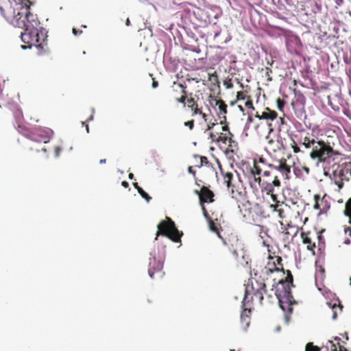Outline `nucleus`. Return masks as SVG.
<instances>
[{
	"mask_svg": "<svg viewBox=\"0 0 351 351\" xmlns=\"http://www.w3.org/2000/svg\"><path fill=\"white\" fill-rule=\"evenodd\" d=\"M299 144L311 150L310 158L319 162H324L336 154L329 143L319 139L313 132H305L304 136L300 137Z\"/></svg>",
	"mask_w": 351,
	"mask_h": 351,
	"instance_id": "nucleus-1",
	"label": "nucleus"
},
{
	"mask_svg": "<svg viewBox=\"0 0 351 351\" xmlns=\"http://www.w3.org/2000/svg\"><path fill=\"white\" fill-rule=\"evenodd\" d=\"M291 287L293 284V276L290 271L287 270V276L285 279L280 280L276 286V290L272 289L271 292H274L275 297L271 293L267 295L268 302H272L274 299L276 298L278 300L280 308L285 311L284 304H287L288 309L291 310L290 305L292 304L293 297L291 294Z\"/></svg>",
	"mask_w": 351,
	"mask_h": 351,
	"instance_id": "nucleus-2",
	"label": "nucleus"
},
{
	"mask_svg": "<svg viewBox=\"0 0 351 351\" xmlns=\"http://www.w3.org/2000/svg\"><path fill=\"white\" fill-rule=\"evenodd\" d=\"M13 21L17 25L11 23L19 28L40 27V23L36 16L30 12L29 5H19L13 14Z\"/></svg>",
	"mask_w": 351,
	"mask_h": 351,
	"instance_id": "nucleus-3",
	"label": "nucleus"
},
{
	"mask_svg": "<svg viewBox=\"0 0 351 351\" xmlns=\"http://www.w3.org/2000/svg\"><path fill=\"white\" fill-rule=\"evenodd\" d=\"M40 27L23 28L24 32L21 33L22 41L27 45H22L23 49L31 48L35 46L38 50V54L42 55L45 51L47 43L43 38L40 42Z\"/></svg>",
	"mask_w": 351,
	"mask_h": 351,
	"instance_id": "nucleus-4",
	"label": "nucleus"
},
{
	"mask_svg": "<svg viewBox=\"0 0 351 351\" xmlns=\"http://www.w3.org/2000/svg\"><path fill=\"white\" fill-rule=\"evenodd\" d=\"M158 230L156 234L155 240L160 235L165 236L173 242L178 243L181 240L183 235L182 232L179 231L174 221L169 217L161 221L157 226Z\"/></svg>",
	"mask_w": 351,
	"mask_h": 351,
	"instance_id": "nucleus-5",
	"label": "nucleus"
},
{
	"mask_svg": "<svg viewBox=\"0 0 351 351\" xmlns=\"http://www.w3.org/2000/svg\"><path fill=\"white\" fill-rule=\"evenodd\" d=\"M269 167L274 172L280 173L279 180H289L291 174V166L287 162L285 158H281L279 160L276 161L274 163L269 164Z\"/></svg>",
	"mask_w": 351,
	"mask_h": 351,
	"instance_id": "nucleus-6",
	"label": "nucleus"
},
{
	"mask_svg": "<svg viewBox=\"0 0 351 351\" xmlns=\"http://www.w3.org/2000/svg\"><path fill=\"white\" fill-rule=\"evenodd\" d=\"M279 176L275 174V178L271 182H261L258 183L261 192L267 195H270L273 201L276 200L277 195L275 194V189H279L281 186V182L279 180Z\"/></svg>",
	"mask_w": 351,
	"mask_h": 351,
	"instance_id": "nucleus-7",
	"label": "nucleus"
},
{
	"mask_svg": "<svg viewBox=\"0 0 351 351\" xmlns=\"http://www.w3.org/2000/svg\"><path fill=\"white\" fill-rule=\"evenodd\" d=\"M219 171L223 176V182L226 184L228 190L230 191L232 197L238 199L242 197V193L235 189V185L233 183L234 174L232 172H225L221 167L219 165Z\"/></svg>",
	"mask_w": 351,
	"mask_h": 351,
	"instance_id": "nucleus-8",
	"label": "nucleus"
},
{
	"mask_svg": "<svg viewBox=\"0 0 351 351\" xmlns=\"http://www.w3.org/2000/svg\"><path fill=\"white\" fill-rule=\"evenodd\" d=\"M219 239L234 256H238L237 250L242 248V243L237 235L234 234H230L225 237L221 235Z\"/></svg>",
	"mask_w": 351,
	"mask_h": 351,
	"instance_id": "nucleus-9",
	"label": "nucleus"
},
{
	"mask_svg": "<svg viewBox=\"0 0 351 351\" xmlns=\"http://www.w3.org/2000/svg\"><path fill=\"white\" fill-rule=\"evenodd\" d=\"M228 123L226 121L223 122V124H221V120H219V123L217 122L215 119L214 122L209 121L207 124V128L206 129V131H210L209 132V138L212 141H215L217 138V136L223 132V130H228Z\"/></svg>",
	"mask_w": 351,
	"mask_h": 351,
	"instance_id": "nucleus-10",
	"label": "nucleus"
},
{
	"mask_svg": "<svg viewBox=\"0 0 351 351\" xmlns=\"http://www.w3.org/2000/svg\"><path fill=\"white\" fill-rule=\"evenodd\" d=\"M16 9L12 2L10 0H0V11L2 16L8 21L10 23H17L13 21V14L16 11Z\"/></svg>",
	"mask_w": 351,
	"mask_h": 351,
	"instance_id": "nucleus-11",
	"label": "nucleus"
},
{
	"mask_svg": "<svg viewBox=\"0 0 351 351\" xmlns=\"http://www.w3.org/2000/svg\"><path fill=\"white\" fill-rule=\"evenodd\" d=\"M163 268V262L161 261H158L155 257L150 258V262L149 265L148 273L152 279L156 278H162L165 272L162 271Z\"/></svg>",
	"mask_w": 351,
	"mask_h": 351,
	"instance_id": "nucleus-12",
	"label": "nucleus"
},
{
	"mask_svg": "<svg viewBox=\"0 0 351 351\" xmlns=\"http://www.w3.org/2000/svg\"><path fill=\"white\" fill-rule=\"evenodd\" d=\"M232 136L233 134L230 132L229 128L228 127V130H223L221 132L219 136H217V139L215 142H221L223 144L228 145V147L226 152H233L234 149L237 146V144L234 140H232Z\"/></svg>",
	"mask_w": 351,
	"mask_h": 351,
	"instance_id": "nucleus-13",
	"label": "nucleus"
},
{
	"mask_svg": "<svg viewBox=\"0 0 351 351\" xmlns=\"http://www.w3.org/2000/svg\"><path fill=\"white\" fill-rule=\"evenodd\" d=\"M264 293V291L262 290L245 286V293L243 300L250 302V300H256L258 304H263Z\"/></svg>",
	"mask_w": 351,
	"mask_h": 351,
	"instance_id": "nucleus-14",
	"label": "nucleus"
},
{
	"mask_svg": "<svg viewBox=\"0 0 351 351\" xmlns=\"http://www.w3.org/2000/svg\"><path fill=\"white\" fill-rule=\"evenodd\" d=\"M328 199V197L326 194H324L322 197L318 194L315 195V204L313 205V208L315 210H319L320 213H326L330 206Z\"/></svg>",
	"mask_w": 351,
	"mask_h": 351,
	"instance_id": "nucleus-15",
	"label": "nucleus"
},
{
	"mask_svg": "<svg viewBox=\"0 0 351 351\" xmlns=\"http://www.w3.org/2000/svg\"><path fill=\"white\" fill-rule=\"evenodd\" d=\"M316 232H311V231L301 232L300 237L302 238V243L306 245V248L308 250L314 252L316 245L313 239L316 237Z\"/></svg>",
	"mask_w": 351,
	"mask_h": 351,
	"instance_id": "nucleus-16",
	"label": "nucleus"
},
{
	"mask_svg": "<svg viewBox=\"0 0 351 351\" xmlns=\"http://www.w3.org/2000/svg\"><path fill=\"white\" fill-rule=\"evenodd\" d=\"M308 220L306 217L304 221H302V216L298 210H292V215L291 219L287 223L288 227H296L298 229L302 230L303 225Z\"/></svg>",
	"mask_w": 351,
	"mask_h": 351,
	"instance_id": "nucleus-17",
	"label": "nucleus"
},
{
	"mask_svg": "<svg viewBox=\"0 0 351 351\" xmlns=\"http://www.w3.org/2000/svg\"><path fill=\"white\" fill-rule=\"evenodd\" d=\"M245 286L252 287V288L262 290L265 293L267 292L265 289L266 285L264 280L261 279V276H258L257 274H254V276L251 274V277L249 278Z\"/></svg>",
	"mask_w": 351,
	"mask_h": 351,
	"instance_id": "nucleus-18",
	"label": "nucleus"
},
{
	"mask_svg": "<svg viewBox=\"0 0 351 351\" xmlns=\"http://www.w3.org/2000/svg\"><path fill=\"white\" fill-rule=\"evenodd\" d=\"M330 178L338 186L339 191L343 187L344 181L349 180V178H346L341 168L332 171Z\"/></svg>",
	"mask_w": 351,
	"mask_h": 351,
	"instance_id": "nucleus-19",
	"label": "nucleus"
},
{
	"mask_svg": "<svg viewBox=\"0 0 351 351\" xmlns=\"http://www.w3.org/2000/svg\"><path fill=\"white\" fill-rule=\"evenodd\" d=\"M196 193L199 195L201 204L214 202V193L207 186H203L199 192L196 191Z\"/></svg>",
	"mask_w": 351,
	"mask_h": 351,
	"instance_id": "nucleus-20",
	"label": "nucleus"
},
{
	"mask_svg": "<svg viewBox=\"0 0 351 351\" xmlns=\"http://www.w3.org/2000/svg\"><path fill=\"white\" fill-rule=\"evenodd\" d=\"M269 259L273 260V265L274 267H270L271 261H269L267 266L265 267V273L266 274H269L275 271L283 270L282 264V258L280 256L271 257L269 256Z\"/></svg>",
	"mask_w": 351,
	"mask_h": 351,
	"instance_id": "nucleus-21",
	"label": "nucleus"
},
{
	"mask_svg": "<svg viewBox=\"0 0 351 351\" xmlns=\"http://www.w3.org/2000/svg\"><path fill=\"white\" fill-rule=\"evenodd\" d=\"M247 301H243V310L241 314V322L244 324V328L246 329L250 325V315L251 313V306Z\"/></svg>",
	"mask_w": 351,
	"mask_h": 351,
	"instance_id": "nucleus-22",
	"label": "nucleus"
},
{
	"mask_svg": "<svg viewBox=\"0 0 351 351\" xmlns=\"http://www.w3.org/2000/svg\"><path fill=\"white\" fill-rule=\"evenodd\" d=\"M215 106H217V113L219 117V119L221 120V124L226 121V114H227V105L221 99H215Z\"/></svg>",
	"mask_w": 351,
	"mask_h": 351,
	"instance_id": "nucleus-23",
	"label": "nucleus"
},
{
	"mask_svg": "<svg viewBox=\"0 0 351 351\" xmlns=\"http://www.w3.org/2000/svg\"><path fill=\"white\" fill-rule=\"evenodd\" d=\"M278 117V114L276 111L266 108L263 112H260L257 111L255 114V117L259 119H265L268 121H273Z\"/></svg>",
	"mask_w": 351,
	"mask_h": 351,
	"instance_id": "nucleus-24",
	"label": "nucleus"
},
{
	"mask_svg": "<svg viewBox=\"0 0 351 351\" xmlns=\"http://www.w3.org/2000/svg\"><path fill=\"white\" fill-rule=\"evenodd\" d=\"M293 109L297 117H301L305 112L304 111V101L297 99L295 101L291 103Z\"/></svg>",
	"mask_w": 351,
	"mask_h": 351,
	"instance_id": "nucleus-25",
	"label": "nucleus"
},
{
	"mask_svg": "<svg viewBox=\"0 0 351 351\" xmlns=\"http://www.w3.org/2000/svg\"><path fill=\"white\" fill-rule=\"evenodd\" d=\"M263 169L258 164L256 160H254V166L250 169V173L253 176L254 180L258 183H260L261 181V178L260 177V174L261 173Z\"/></svg>",
	"mask_w": 351,
	"mask_h": 351,
	"instance_id": "nucleus-26",
	"label": "nucleus"
},
{
	"mask_svg": "<svg viewBox=\"0 0 351 351\" xmlns=\"http://www.w3.org/2000/svg\"><path fill=\"white\" fill-rule=\"evenodd\" d=\"M290 210V206L284 202H281L278 208L274 211L277 213L278 217L282 220L287 217V212Z\"/></svg>",
	"mask_w": 351,
	"mask_h": 351,
	"instance_id": "nucleus-27",
	"label": "nucleus"
},
{
	"mask_svg": "<svg viewBox=\"0 0 351 351\" xmlns=\"http://www.w3.org/2000/svg\"><path fill=\"white\" fill-rule=\"evenodd\" d=\"M187 107L193 112V116L202 114V110L198 108V104L193 97L187 99Z\"/></svg>",
	"mask_w": 351,
	"mask_h": 351,
	"instance_id": "nucleus-28",
	"label": "nucleus"
},
{
	"mask_svg": "<svg viewBox=\"0 0 351 351\" xmlns=\"http://www.w3.org/2000/svg\"><path fill=\"white\" fill-rule=\"evenodd\" d=\"M330 308V311L332 312V318L335 319L337 317V315L342 312L343 306L339 302L338 304L334 303L331 304V303H327Z\"/></svg>",
	"mask_w": 351,
	"mask_h": 351,
	"instance_id": "nucleus-29",
	"label": "nucleus"
},
{
	"mask_svg": "<svg viewBox=\"0 0 351 351\" xmlns=\"http://www.w3.org/2000/svg\"><path fill=\"white\" fill-rule=\"evenodd\" d=\"M207 221L208 222L210 230L215 232L219 238L221 237L219 230L221 229V228L220 223L217 222V219L213 220V219L210 218L209 219H207Z\"/></svg>",
	"mask_w": 351,
	"mask_h": 351,
	"instance_id": "nucleus-30",
	"label": "nucleus"
},
{
	"mask_svg": "<svg viewBox=\"0 0 351 351\" xmlns=\"http://www.w3.org/2000/svg\"><path fill=\"white\" fill-rule=\"evenodd\" d=\"M178 86L182 89V95L179 98H176V101L177 102H179V103H181V104H183L184 105H185L186 101H187L186 86L182 85L181 84H179Z\"/></svg>",
	"mask_w": 351,
	"mask_h": 351,
	"instance_id": "nucleus-31",
	"label": "nucleus"
},
{
	"mask_svg": "<svg viewBox=\"0 0 351 351\" xmlns=\"http://www.w3.org/2000/svg\"><path fill=\"white\" fill-rule=\"evenodd\" d=\"M343 213L349 218V223H351V197L346 202Z\"/></svg>",
	"mask_w": 351,
	"mask_h": 351,
	"instance_id": "nucleus-32",
	"label": "nucleus"
},
{
	"mask_svg": "<svg viewBox=\"0 0 351 351\" xmlns=\"http://www.w3.org/2000/svg\"><path fill=\"white\" fill-rule=\"evenodd\" d=\"M247 97H250V96L247 95V91H238L237 93L236 100L232 102L231 104L233 105L237 101H239V100L247 99Z\"/></svg>",
	"mask_w": 351,
	"mask_h": 351,
	"instance_id": "nucleus-33",
	"label": "nucleus"
},
{
	"mask_svg": "<svg viewBox=\"0 0 351 351\" xmlns=\"http://www.w3.org/2000/svg\"><path fill=\"white\" fill-rule=\"evenodd\" d=\"M208 80L213 86L219 85V84L218 75L216 72H214L213 73H208Z\"/></svg>",
	"mask_w": 351,
	"mask_h": 351,
	"instance_id": "nucleus-34",
	"label": "nucleus"
},
{
	"mask_svg": "<svg viewBox=\"0 0 351 351\" xmlns=\"http://www.w3.org/2000/svg\"><path fill=\"white\" fill-rule=\"evenodd\" d=\"M305 351H321V348L314 346L313 343H308L306 346Z\"/></svg>",
	"mask_w": 351,
	"mask_h": 351,
	"instance_id": "nucleus-35",
	"label": "nucleus"
},
{
	"mask_svg": "<svg viewBox=\"0 0 351 351\" xmlns=\"http://www.w3.org/2000/svg\"><path fill=\"white\" fill-rule=\"evenodd\" d=\"M269 127L268 135L266 136V140L267 141V143L270 145L274 143V141L270 138V134L274 132V128H272L271 123L268 124Z\"/></svg>",
	"mask_w": 351,
	"mask_h": 351,
	"instance_id": "nucleus-36",
	"label": "nucleus"
},
{
	"mask_svg": "<svg viewBox=\"0 0 351 351\" xmlns=\"http://www.w3.org/2000/svg\"><path fill=\"white\" fill-rule=\"evenodd\" d=\"M285 104H286V102L280 98H278L276 99L277 107H278V110L280 111H283Z\"/></svg>",
	"mask_w": 351,
	"mask_h": 351,
	"instance_id": "nucleus-37",
	"label": "nucleus"
},
{
	"mask_svg": "<svg viewBox=\"0 0 351 351\" xmlns=\"http://www.w3.org/2000/svg\"><path fill=\"white\" fill-rule=\"evenodd\" d=\"M138 193L144 198L147 202H149L152 197L143 189H138Z\"/></svg>",
	"mask_w": 351,
	"mask_h": 351,
	"instance_id": "nucleus-38",
	"label": "nucleus"
},
{
	"mask_svg": "<svg viewBox=\"0 0 351 351\" xmlns=\"http://www.w3.org/2000/svg\"><path fill=\"white\" fill-rule=\"evenodd\" d=\"M291 146L293 149L294 154H298L302 152L300 147L298 145V144L294 140H292V143L291 144Z\"/></svg>",
	"mask_w": 351,
	"mask_h": 351,
	"instance_id": "nucleus-39",
	"label": "nucleus"
},
{
	"mask_svg": "<svg viewBox=\"0 0 351 351\" xmlns=\"http://www.w3.org/2000/svg\"><path fill=\"white\" fill-rule=\"evenodd\" d=\"M273 202L274 204L269 205V208L274 212L278 208L281 202L278 199V197H276V200Z\"/></svg>",
	"mask_w": 351,
	"mask_h": 351,
	"instance_id": "nucleus-40",
	"label": "nucleus"
},
{
	"mask_svg": "<svg viewBox=\"0 0 351 351\" xmlns=\"http://www.w3.org/2000/svg\"><path fill=\"white\" fill-rule=\"evenodd\" d=\"M34 140L36 141H43L44 143H47L49 140V136L48 135V134H46L44 135H41L40 138H34Z\"/></svg>",
	"mask_w": 351,
	"mask_h": 351,
	"instance_id": "nucleus-41",
	"label": "nucleus"
},
{
	"mask_svg": "<svg viewBox=\"0 0 351 351\" xmlns=\"http://www.w3.org/2000/svg\"><path fill=\"white\" fill-rule=\"evenodd\" d=\"M275 174H276V172H274L272 170H270V171H264L263 176L264 178L265 177L269 178L270 176H273V178H274Z\"/></svg>",
	"mask_w": 351,
	"mask_h": 351,
	"instance_id": "nucleus-42",
	"label": "nucleus"
},
{
	"mask_svg": "<svg viewBox=\"0 0 351 351\" xmlns=\"http://www.w3.org/2000/svg\"><path fill=\"white\" fill-rule=\"evenodd\" d=\"M341 169L346 178L350 179V176H351V169L348 167H342Z\"/></svg>",
	"mask_w": 351,
	"mask_h": 351,
	"instance_id": "nucleus-43",
	"label": "nucleus"
},
{
	"mask_svg": "<svg viewBox=\"0 0 351 351\" xmlns=\"http://www.w3.org/2000/svg\"><path fill=\"white\" fill-rule=\"evenodd\" d=\"M245 106L250 109H254L251 97H247V99L245 102Z\"/></svg>",
	"mask_w": 351,
	"mask_h": 351,
	"instance_id": "nucleus-44",
	"label": "nucleus"
},
{
	"mask_svg": "<svg viewBox=\"0 0 351 351\" xmlns=\"http://www.w3.org/2000/svg\"><path fill=\"white\" fill-rule=\"evenodd\" d=\"M208 158L206 156H201L200 157V165H198L199 167H202L204 165H208Z\"/></svg>",
	"mask_w": 351,
	"mask_h": 351,
	"instance_id": "nucleus-45",
	"label": "nucleus"
},
{
	"mask_svg": "<svg viewBox=\"0 0 351 351\" xmlns=\"http://www.w3.org/2000/svg\"><path fill=\"white\" fill-rule=\"evenodd\" d=\"M265 70H266L265 75L267 77V80L268 81H271L272 78L270 76V74L272 73L271 69L270 68H269V67H266Z\"/></svg>",
	"mask_w": 351,
	"mask_h": 351,
	"instance_id": "nucleus-46",
	"label": "nucleus"
},
{
	"mask_svg": "<svg viewBox=\"0 0 351 351\" xmlns=\"http://www.w3.org/2000/svg\"><path fill=\"white\" fill-rule=\"evenodd\" d=\"M329 343L330 345V350L331 351H338L339 350V344L336 345L332 341H330Z\"/></svg>",
	"mask_w": 351,
	"mask_h": 351,
	"instance_id": "nucleus-47",
	"label": "nucleus"
},
{
	"mask_svg": "<svg viewBox=\"0 0 351 351\" xmlns=\"http://www.w3.org/2000/svg\"><path fill=\"white\" fill-rule=\"evenodd\" d=\"M335 340L337 341V344H339V350H338V351H348V350L345 347H343V346L340 345L339 341L341 339H340L339 337H335Z\"/></svg>",
	"mask_w": 351,
	"mask_h": 351,
	"instance_id": "nucleus-48",
	"label": "nucleus"
},
{
	"mask_svg": "<svg viewBox=\"0 0 351 351\" xmlns=\"http://www.w3.org/2000/svg\"><path fill=\"white\" fill-rule=\"evenodd\" d=\"M201 205H202V211H203V214H204V217H205L206 219H209L210 218H211V217L209 216V215H208V212H207V210H206V208H205L204 205V204H201Z\"/></svg>",
	"mask_w": 351,
	"mask_h": 351,
	"instance_id": "nucleus-49",
	"label": "nucleus"
},
{
	"mask_svg": "<svg viewBox=\"0 0 351 351\" xmlns=\"http://www.w3.org/2000/svg\"><path fill=\"white\" fill-rule=\"evenodd\" d=\"M184 125L186 126L189 127L190 130H192L194 127V121L191 120V121H186L184 123Z\"/></svg>",
	"mask_w": 351,
	"mask_h": 351,
	"instance_id": "nucleus-50",
	"label": "nucleus"
},
{
	"mask_svg": "<svg viewBox=\"0 0 351 351\" xmlns=\"http://www.w3.org/2000/svg\"><path fill=\"white\" fill-rule=\"evenodd\" d=\"M61 151H62V149L60 147H59V146L56 147L55 150H54L55 156L58 157L60 154Z\"/></svg>",
	"mask_w": 351,
	"mask_h": 351,
	"instance_id": "nucleus-51",
	"label": "nucleus"
},
{
	"mask_svg": "<svg viewBox=\"0 0 351 351\" xmlns=\"http://www.w3.org/2000/svg\"><path fill=\"white\" fill-rule=\"evenodd\" d=\"M15 117H16V119L18 120V121H20L22 117L21 112L20 110H16L15 112Z\"/></svg>",
	"mask_w": 351,
	"mask_h": 351,
	"instance_id": "nucleus-52",
	"label": "nucleus"
},
{
	"mask_svg": "<svg viewBox=\"0 0 351 351\" xmlns=\"http://www.w3.org/2000/svg\"><path fill=\"white\" fill-rule=\"evenodd\" d=\"M73 33L75 36H78L82 33V31L76 28H73Z\"/></svg>",
	"mask_w": 351,
	"mask_h": 351,
	"instance_id": "nucleus-53",
	"label": "nucleus"
},
{
	"mask_svg": "<svg viewBox=\"0 0 351 351\" xmlns=\"http://www.w3.org/2000/svg\"><path fill=\"white\" fill-rule=\"evenodd\" d=\"M346 234H348L351 238V228L348 227L344 229Z\"/></svg>",
	"mask_w": 351,
	"mask_h": 351,
	"instance_id": "nucleus-54",
	"label": "nucleus"
},
{
	"mask_svg": "<svg viewBox=\"0 0 351 351\" xmlns=\"http://www.w3.org/2000/svg\"><path fill=\"white\" fill-rule=\"evenodd\" d=\"M152 86L154 88H156L158 86V82L155 80V78H152Z\"/></svg>",
	"mask_w": 351,
	"mask_h": 351,
	"instance_id": "nucleus-55",
	"label": "nucleus"
},
{
	"mask_svg": "<svg viewBox=\"0 0 351 351\" xmlns=\"http://www.w3.org/2000/svg\"><path fill=\"white\" fill-rule=\"evenodd\" d=\"M203 118V119L204 120L205 122H207V124L208 123V122L210 121H208V115L205 113H204L202 111V114H200Z\"/></svg>",
	"mask_w": 351,
	"mask_h": 351,
	"instance_id": "nucleus-56",
	"label": "nucleus"
},
{
	"mask_svg": "<svg viewBox=\"0 0 351 351\" xmlns=\"http://www.w3.org/2000/svg\"><path fill=\"white\" fill-rule=\"evenodd\" d=\"M188 172L189 173H191L193 175V176L195 178V171L193 169L192 167H188Z\"/></svg>",
	"mask_w": 351,
	"mask_h": 351,
	"instance_id": "nucleus-57",
	"label": "nucleus"
},
{
	"mask_svg": "<svg viewBox=\"0 0 351 351\" xmlns=\"http://www.w3.org/2000/svg\"><path fill=\"white\" fill-rule=\"evenodd\" d=\"M337 6H340L343 3V0H333Z\"/></svg>",
	"mask_w": 351,
	"mask_h": 351,
	"instance_id": "nucleus-58",
	"label": "nucleus"
},
{
	"mask_svg": "<svg viewBox=\"0 0 351 351\" xmlns=\"http://www.w3.org/2000/svg\"><path fill=\"white\" fill-rule=\"evenodd\" d=\"M224 85H226L227 88H231L233 86V85L231 82H225Z\"/></svg>",
	"mask_w": 351,
	"mask_h": 351,
	"instance_id": "nucleus-59",
	"label": "nucleus"
},
{
	"mask_svg": "<svg viewBox=\"0 0 351 351\" xmlns=\"http://www.w3.org/2000/svg\"><path fill=\"white\" fill-rule=\"evenodd\" d=\"M122 186H124L125 188H128L129 186V184L128 182L126 181H123L122 183H121Z\"/></svg>",
	"mask_w": 351,
	"mask_h": 351,
	"instance_id": "nucleus-60",
	"label": "nucleus"
},
{
	"mask_svg": "<svg viewBox=\"0 0 351 351\" xmlns=\"http://www.w3.org/2000/svg\"><path fill=\"white\" fill-rule=\"evenodd\" d=\"M343 243L346 244V245H349L350 243V238L345 239Z\"/></svg>",
	"mask_w": 351,
	"mask_h": 351,
	"instance_id": "nucleus-61",
	"label": "nucleus"
},
{
	"mask_svg": "<svg viewBox=\"0 0 351 351\" xmlns=\"http://www.w3.org/2000/svg\"><path fill=\"white\" fill-rule=\"evenodd\" d=\"M265 160L263 158V157H260L258 160L257 161L258 162V163H263L264 164L265 163Z\"/></svg>",
	"mask_w": 351,
	"mask_h": 351,
	"instance_id": "nucleus-62",
	"label": "nucleus"
},
{
	"mask_svg": "<svg viewBox=\"0 0 351 351\" xmlns=\"http://www.w3.org/2000/svg\"><path fill=\"white\" fill-rule=\"evenodd\" d=\"M133 185H134V186L135 187V189H136L138 191V189H142L141 187H140V186H138V183H137V182H134V183H133Z\"/></svg>",
	"mask_w": 351,
	"mask_h": 351,
	"instance_id": "nucleus-63",
	"label": "nucleus"
},
{
	"mask_svg": "<svg viewBox=\"0 0 351 351\" xmlns=\"http://www.w3.org/2000/svg\"><path fill=\"white\" fill-rule=\"evenodd\" d=\"M324 272V269H321L319 271V272H318V273H316V275H315L316 278L317 277V276H318L319 274H320V275H323Z\"/></svg>",
	"mask_w": 351,
	"mask_h": 351,
	"instance_id": "nucleus-64",
	"label": "nucleus"
}]
</instances>
